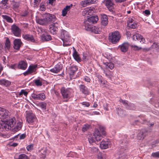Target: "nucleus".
<instances>
[{
    "label": "nucleus",
    "mask_w": 159,
    "mask_h": 159,
    "mask_svg": "<svg viewBox=\"0 0 159 159\" xmlns=\"http://www.w3.org/2000/svg\"><path fill=\"white\" fill-rule=\"evenodd\" d=\"M33 98L36 100H43L46 98V96L44 93H41L39 94L33 93L31 95Z\"/></svg>",
    "instance_id": "nucleus-15"
},
{
    "label": "nucleus",
    "mask_w": 159,
    "mask_h": 159,
    "mask_svg": "<svg viewBox=\"0 0 159 159\" xmlns=\"http://www.w3.org/2000/svg\"><path fill=\"white\" fill-rule=\"evenodd\" d=\"M81 104L83 105L84 106L86 107H89L90 105L89 102H83L81 103Z\"/></svg>",
    "instance_id": "nucleus-63"
},
{
    "label": "nucleus",
    "mask_w": 159,
    "mask_h": 159,
    "mask_svg": "<svg viewBox=\"0 0 159 159\" xmlns=\"http://www.w3.org/2000/svg\"><path fill=\"white\" fill-rule=\"evenodd\" d=\"M72 5L70 6H67L65 7L62 11V15L63 16H65L68 11L72 7Z\"/></svg>",
    "instance_id": "nucleus-35"
},
{
    "label": "nucleus",
    "mask_w": 159,
    "mask_h": 159,
    "mask_svg": "<svg viewBox=\"0 0 159 159\" xmlns=\"http://www.w3.org/2000/svg\"><path fill=\"white\" fill-rule=\"evenodd\" d=\"M131 47L135 51L139 50L142 49L141 47H139L135 45H132L131 46Z\"/></svg>",
    "instance_id": "nucleus-47"
},
{
    "label": "nucleus",
    "mask_w": 159,
    "mask_h": 159,
    "mask_svg": "<svg viewBox=\"0 0 159 159\" xmlns=\"http://www.w3.org/2000/svg\"><path fill=\"white\" fill-rule=\"evenodd\" d=\"M18 159H28V157L25 154H22L19 155Z\"/></svg>",
    "instance_id": "nucleus-50"
},
{
    "label": "nucleus",
    "mask_w": 159,
    "mask_h": 159,
    "mask_svg": "<svg viewBox=\"0 0 159 159\" xmlns=\"http://www.w3.org/2000/svg\"><path fill=\"white\" fill-rule=\"evenodd\" d=\"M41 39L43 41H47L51 40L52 38L50 35L47 33H43L41 35Z\"/></svg>",
    "instance_id": "nucleus-31"
},
{
    "label": "nucleus",
    "mask_w": 159,
    "mask_h": 159,
    "mask_svg": "<svg viewBox=\"0 0 159 159\" xmlns=\"http://www.w3.org/2000/svg\"><path fill=\"white\" fill-rule=\"evenodd\" d=\"M7 122L9 125H11V127L13 126L16 123L15 118L13 117V118L10 119L8 120Z\"/></svg>",
    "instance_id": "nucleus-37"
},
{
    "label": "nucleus",
    "mask_w": 159,
    "mask_h": 159,
    "mask_svg": "<svg viewBox=\"0 0 159 159\" xmlns=\"http://www.w3.org/2000/svg\"><path fill=\"white\" fill-rule=\"evenodd\" d=\"M105 5L107 8L111 12L113 11L114 4L112 0H105Z\"/></svg>",
    "instance_id": "nucleus-19"
},
{
    "label": "nucleus",
    "mask_w": 159,
    "mask_h": 159,
    "mask_svg": "<svg viewBox=\"0 0 159 159\" xmlns=\"http://www.w3.org/2000/svg\"><path fill=\"white\" fill-rule=\"evenodd\" d=\"M104 64L105 65L107 68H109L112 70L114 68V64L112 62H106Z\"/></svg>",
    "instance_id": "nucleus-38"
},
{
    "label": "nucleus",
    "mask_w": 159,
    "mask_h": 159,
    "mask_svg": "<svg viewBox=\"0 0 159 159\" xmlns=\"http://www.w3.org/2000/svg\"><path fill=\"white\" fill-rule=\"evenodd\" d=\"M99 129L101 131L102 135H105L106 134V133L105 131L104 128L102 126H100L99 127Z\"/></svg>",
    "instance_id": "nucleus-56"
},
{
    "label": "nucleus",
    "mask_w": 159,
    "mask_h": 159,
    "mask_svg": "<svg viewBox=\"0 0 159 159\" xmlns=\"http://www.w3.org/2000/svg\"><path fill=\"white\" fill-rule=\"evenodd\" d=\"M152 49L153 48L157 51H159V43H154L151 46Z\"/></svg>",
    "instance_id": "nucleus-40"
},
{
    "label": "nucleus",
    "mask_w": 159,
    "mask_h": 159,
    "mask_svg": "<svg viewBox=\"0 0 159 159\" xmlns=\"http://www.w3.org/2000/svg\"><path fill=\"white\" fill-rule=\"evenodd\" d=\"M89 142L90 143H93L95 141L93 137H89L88 138Z\"/></svg>",
    "instance_id": "nucleus-57"
},
{
    "label": "nucleus",
    "mask_w": 159,
    "mask_h": 159,
    "mask_svg": "<svg viewBox=\"0 0 159 159\" xmlns=\"http://www.w3.org/2000/svg\"><path fill=\"white\" fill-rule=\"evenodd\" d=\"M94 9L93 8H86L82 11V15L86 17H88L89 15H91L94 12Z\"/></svg>",
    "instance_id": "nucleus-14"
},
{
    "label": "nucleus",
    "mask_w": 159,
    "mask_h": 159,
    "mask_svg": "<svg viewBox=\"0 0 159 159\" xmlns=\"http://www.w3.org/2000/svg\"><path fill=\"white\" fill-rule=\"evenodd\" d=\"M23 94H24L25 96H26L28 94V93L24 90H22L19 93V95H21Z\"/></svg>",
    "instance_id": "nucleus-58"
},
{
    "label": "nucleus",
    "mask_w": 159,
    "mask_h": 159,
    "mask_svg": "<svg viewBox=\"0 0 159 159\" xmlns=\"http://www.w3.org/2000/svg\"><path fill=\"white\" fill-rule=\"evenodd\" d=\"M41 0H34V5L35 6H34V7H37L40 2Z\"/></svg>",
    "instance_id": "nucleus-60"
},
{
    "label": "nucleus",
    "mask_w": 159,
    "mask_h": 159,
    "mask_svg": "<svg viewBox=\"0 0 159 159\" xmlns=\"http://www.w3.org/2000/svg\"><path fill=\"white\" fill-rule=\"evenodd\" d=\"M2 16L4 19L7 22L9 23H12L13 20L10 17L6 15H2Z\"/></svg>",
    "instance_id": "nucleus-41"
},
{
    "label": "nucleus",
    "mask_w": 159,
    "mask_h": 159,
    "mask_svg": "<svg viewBox=\"0 0 159 159\" xmlns=\"http://www.w3.org/2000/svg\"><path fill=\"white\" fill-rule=\"evenodd\" d=\"M40 9L41 11H45V6L43 4L42 5L41 4L40 6Z\"/></svg>",
    "instance_id": "nucleus-62"
},
{
    "label": "nucleus",
    "mask_w": 159,
    "mask_h": 159,
    "mask_svg": "<svg viewBox=\"0 0 159 159\" xmlns=\"http://www.w3.org/2000/svg\"><path fill=\"white\" fill-rule=\"evenodd\" d=\"M8 0H2L0 2V4H3V5H4V6H5L7 4H8L7 2H8Z\"/></svg>",
    "instance_id": "nucleus-59"
},
{
    "label": "nucleus",
    "mask_w": 159,
    "mask_h": 159,
    "mask_svg": "<svg viewBox=\"0 0 159 159\" xmlns=\"http://www.w3.org/2000/svg\"><path fill=\"white\" fill-rule=\"evenodd\" d=\"M11 32L16 37H20L21 35L20 29L16 25H13L11 27Z\"/></svg>",
    "instance_id": "nucleus-5"
},
{
    "label": "nucleus",
    "mask_w": 159,
    "mask_h": 159,
    "mask_svg": "<svg viewBox=\"0 0 159 159\" xmlns=\"http://www.w3.org/2000/svg\"><path fill=\"white\" fill-rule=\"evenodd\" d=\"M98 81L100 83L101 85H103L105 84L104 82L102 80L103 78L101 76H98Z\"/></svg>",
    "instance_id": "nucleus-52"
},
{
    "label": "nucleus",
    "mask_w": 159,
    "mask_h": 159,
    "mask_svg": "<svg viewBox=\"0 0 159 159\" xmlns=\"http://www.w3.org/2000/svg\"><path fill=\"white\" fill-rule=\"evenodd\" d=\"M9 115L8 111L4 108H0V115L2 119H4L7 118Z\"/></svg>",
    "instance_id": "nucleus-18"
},
{
    "label": "nucleus",
    "mask_w": 159,
    "mask_h": 159,
    "mask_svg": "<svg viewBox=\"0 0 159 159\" xmlns=\"http://www.w3.org/2000/svg\"><path fill=\"white\" fill-rule=\"evenodd\" d=\"M102 29L100 27L97 26H93L91 31L95 34H99L101 31Z\"/></svg>",
    "instance_id": "nucleus-34"
},
{
    "label": "nucleus",
    "mask_w": 159,
    "mask_h": 159,
    "mask_svg": "<svg viewBox=\"0 0 159 159\" xmlns=\"http://www.w3.org/2000/svg\"><path fill=\"white\" fill-rule=\"evenodd\" d=\"M37 67V65H31L29 66L27 70L23 73L25 76H26L35 72Z\"/></svg>",
    "instance_id": "nucleus-6"
},
{
    "label": "nucleus",
    "mask_w": 159,
    "mask_h": 159,
    "mask_svg": "<svg viewBox=\"0 0 159 159\" xmlns=\"http://www.w3.org/2000/svg\"><path fill=\"white\" fill-rule=\"evenodd\" d=\"M11 84V82L5 79L0 80V85L7 87L9 86Z\"/></svg>",
    "instance_id": "nucleus-33"
},
{
    "label": "nucleus",
    "mask_w": 159,
    "mask_h": 159,
    "mask_svg": "<svg viewBox=\"0 0 159 159\" xmlns=\"http://www.w3.org/2000/svg\"><path fill=\"white\" fill-rule=\"evenodd\" d=\"M98 159H105L104 154L100 153L98 154Z\"/></svg>",
    "instance_id": "nucleus-53"
},
{
    "label": "nucleus",
    "mask_w": 159,
    "mask_h": 159,
    "mask_svg": "<svg viewBox=\"0 0 159 159\" xmlns=\"http://www.w3.org/2000/svg\"><path fill=\"white\" fill-rule=\"evenodd\" d=\"M93 136L95 140L98 141H100L102 138V136L100 134L99 130L97 129H95L93 133Z\"/></svg>",
    "instance_id": "nucleus-23"
},
{
    "label": "nucleus",
    "mask_w": 159,
    "mask_h": 159,
    "mask_svg": "<svg viewBox=\"0 0 159 159\" xmlns=\"http://www.w3.org/2000/svg\"><path fill=\"white\" fill-rule=\"evenodd\" d=\"M5 44V48H7V49H9L10 48L11 44L10 40L8 38H6Z\"/></svg>",
    "instance_id": "nucleus-39"
},
{
    "label": "nucleus",
    "mask_w": 159,
    "mask_h": 159,
    "mask_svg": "<svg viewBox=\"0 0 159 159\" xmlns=\"http://www.w3.org/2000/svg\"><path fill=\"white\" fill-rule=\"evenodd\" d=\"M90 126L89 125L86 124L84 125L82 128V131L83 132H85L86 131L88 130L89 129Z\"/></svg>",
    "instance_id": "nucleus-45"
},
{
    "label": "nucleus",
    "mask_w": 159,
    "mask_h": 159,
    "mask_svg": "<svg viewBox=\"0 0 159 159\" xmlns=\"http://www.w3.org/2000/svg\"><path fill=\"white\" fill-rule=\"evenodd\" d=\"M23 38L25 40L30 41L32 42H34L35 40L33 35L29 34H26L22 35Z\"/></svg>",
    "instance_id": "nucleus-30"
},
{
    "label": "nucleus",
    "mask_w": 159,
    "mask_h": 159,
    "mask_svg": "<svg viewBox=\"0 0 159 159\" xmlns=\"http://www.w3.org/2000/svg\"><path fill=\"white\" fill-rule=\"evenodd\" d=\"M39 106L43 110H45L46 109V103L44 102H42L39 103Z\"/></svg>",
    "instance_id": "nucleus-44"
},
{
    "label": "nucleus",
    "mask_w": 159,
    "mask_h": 159,
    "mask_svg": "<svg viewBox=\"0 0 159 159\" xmlns=\"http://www.w3.org/2000/svg\"><path fill=\"white\" fill-rule=\"evenodd\" d=\"M151 156L155 158L159 157V151L157 152H153L151 155Z\"/></svg>",
    "instance_id": "nucleus-51"
},
{
    "label": "nucleus",
    "mask_w": 159,
    "mask_h": 159,
    "mask_svg": "<svg viewBox=\"0 0 159 159\" xmlns=\"http://www.w3.org/2000/svg\"><path fill=\"white\" fill-rule=\"evenodd\" d=\"M86 20L84 21V25L85 26V29L86 30L91 31L93 26L92 24H90L89 22H88V24H86Z\"/></svg>",
    "instance_id": "nucleus-36"
},
{
    "label": "nucleus",
    "mask_w": 159,
    "mask_h": 159,
    "mask_svg": "<svg viewBox=\"0 0 159 159\" xmlns=\"http://www.w3.org/2000/svg\"><path fill=\"white\" fill-rule=\"evenodd\" d=\"M45 18L48 24L55 21L56 19V16L54 15L48 13L47 14Z\"/></svg>",
    "instance_id": "nucleus-17"
},
{
    "label": "nucleus",
    "mask_w": 159,
    "mask_h": 159,
    "mask_svg": "<svg viewBox=\"0 0 159 159\" xmlns=\"http://www.w3.org/2000/svg\"><path fill=\"white\" fill-rule=\"evenodd\" d=\"M127 108L129 109L132 110H134L135 109V105L132 103H129V104Z\"/></svg>",
    "instance_id": "nucleus-46"
},
{
    "label": "nucleus",
    "mask_w": 159,
    "mask_h": 159,
    "mask_svg": "<svg viewBox=\"0 0 159 159\" xmlns=\"http://www.w3.org/2000/svg\"><path fill=\"white\" fill-rule=\"evenodd\" d=\"M58 25L57 23H54L49 26V29L50 33L53 34H56L57 32Z\"/></svg>",
    "instance_id": "nucleus-10"
},
{
    "label": "nucleus",
    "mask_w": 159,
    "mask_h": 159,
    "mask_svg": "<svg viewBox=\"0 0 159 159\" xmlns=\"http://www.w3.org/2000/svg\"><path fill=\"white\" fill-rule=\"evenodd\" d=\"M78 70L77 66L74 65L70 66L69 68V75H73Z\"/></svg>",
    "instance_id": "nucleus-26"
},
{
    "label": "nucleus",
    "mask_w": 159,
    "mask_h": 159,
    "mask_svg": "<svg viewBox=\"0 0 159 159\" xmlns=\"http://www.w3.org/2000/svg\"><path fill=\"white\" fill-rule=\"evenodd\" d=\"M36 22L42 25H47L48 23L45 17L43 18H37L36 19Z\"/></svg>",
    "instance_id": "nucleus-29"
},
{
    "label": "nucleus",
    "mask_w": 159,
    "mask_h": 159,
    "mask_svg": "<svg viewBox=\"0 0 159 159\" xmlns=\"http://www.w3.org/2000/svg\"><path fill=\"white\" fill-rule=\"evenodd\" d=\"M120 102L122 103L127 108L129 104L128 103L127 101L120 99Z\"/></svg>",
    "instance_id": "nucleus-49"
},
{
    "label": "nucleus",
    "mask_w": 159,
    "mask_h": 159,
    "mask_svg": "<svg viewBox=\"0 0 159 159\" xmlns=\"http://www.w3.org/2000/svg\"><path fill=\"white\" fill-rule=\"evenodd\" d=\"M62 66L61 64L58 63L53 68L51 69L50 71L52 73H57L62 69Z\"/></svg>",
    "instance_id": "nucleus-22"
},
{
    "label": "nucleus",
    "mask_w": 159,
    "mask_h": 159,
    "mask_svg": "<svg viewBox=\"0 0 159 159\" xmlns=\"http://www.w3.org/2000/svg\"><path fill=\"white\" fill-rule=\"evenodd\" d=\"M61 38L63 42H68L70 40V37L68 32L64 30H62L61 33Z\"/></svg>",
    "instance_id": "nucleus-4"
},
{
    "label": "nucleus",
    "mask_w": 159,
    "mask_h": 159,
    "mask_svg": "<svg viewBox=\"0 0 159 159\" xmlns=\"http://www.w3.org/2000/svg\"><path fill=\"white\" fill-rule=\"evenodd\" d=\"M117 111L118 114L120 116H123L125 115V111L123 110L121 108L118 109Z\"/></svg>",
    "instance_id": "nucleus-43"
},
{
    "label": "nucleus",
    "mask_w": 159,
    "mask_h": 159,
    "mask_svg": "<svg viewBox=\"0 0 159 159\" xmlns=\"http://www.w3.org/2000/svg\"><path fill=\"white\" fill-rule=\"evenodd\" d=\"M61 93L63 99H69L71 96V92L69 89L63 87L61 89Z\"/></svg>",
    "instance_id": "nucleus-3"
},
{
    "label": "nucleus",
    "mask_w": 159,
    "mask_h": 159,
    "mask_svg": "<svg viewBox=\"0 0 159 159\" xmlns=\"http://www.w3.org/2000/svg\"><path fill=\"white\" fill-rule=\"evenodd\" d=\"M121 38L120 34L119 32L117 30L113 31L109 34V40L113 44H115L118 43Z\"/></svg>",
    "instance_id": "nucleus-1"
},
{
    "label": "nucleus",
    "mask_w": 159,
    "mask_h": 159,
    "mask_svg": "<svg viewBox=\"0 0 159 159\" xmlns=\"http://www.w3.org/2000/svg\"><path fill=\"white\" fill-rule=\"evenodd\" d=\"M21 1H16L13 0L11 3L12 8L14 10L17 9L20 6Z\"/></svg>",
    "instance_id": "nucleus-27"
},
{
    "label": "nucleus",
    "mask_w": 159,
    "mask_h": 159,
    "mask_svg": "<svg viewBox=\"0 0 159 159\" xmlns=\"http://www.w3.org/2000/svg\"><path fill=\"white\" fill-rule=\"evenodd\" d=\"M147 133V131L146 130H141L137 134V139L139 140L143 139L146 135Z\"/></svg>",
    "instance_id": "nucleus-28"
},
{
    "label": "nucleus",
    "mask_w": 159,
    "mask_h": 159,
    "mask_svg": "<svg viewBox=\"0 0 159 159\" xmlns=\"http://www.w3.org/2000/svg\"><path fill=\"white\" fill-rule=\"evenodd\" d=\"M101 23L104 26L107 25L108 23V18L106 15H103L102 16Z\"/></svg>",
    "instance_id": "nucleus-32"
},
{
    "label": "nucleus",
    "mask_w": 159,
    "mask_h": 159,
    "mask_svg": "<svg viewBox=\"0 0 159 159\" xmlns=\"http://www.w3.org/2000/svg\"><path fill=\"white\" fill-rule=\"evenodd\" d=\"M137 23L131 18H129L127 21V26L130 28L135 29L137 27Z\"/></svg>",
    "instance_id": "nucleus-11"
},
{
    "label": "nucleus",
    "mask_w": 159,
    "mask_h": 159,
    "mask_svg": "<svg viewBox=\"0 0 159 159\" xmlns=\"http://www.w3.org/2000/svg\"><path fill=\"white\" fill-rule=\"evenodd\" d=\"M23 123L19 122H18L15 127V129L16 131L19 130L21 129Z\"/></svg>",
    "instance_id": "nucleus-42"
},
{
    "label": "nucleus",
    "mask_w": 159,
    "mask_h": 159,
    "mask_svg": "<svg viewBox=\"0 0 159 159\" xmlns=\"http://www.w3.org/2000/svg\"><path fill=\"white\" fill-rule=\"evenodd\" d=\"M98 20V16H92L88 18L86 20V24L89 22L90 24H92L96 23Z\"/></svg>",
    "instance_id": "nucleus-21"
},
{
    "label": "nucleus",
    "mask_w": 159,
    "mask_h": 159,
    "mask_svg": "<svg viewBox=\"0 0 159 159\" xmlns=\"http://www.w3.org/2000/svg\"><path fill=\"white\" fill-rule=\"evenodd\" d=\"M98 0H85L81 2V4L83 7H85L92 4H95L98 3Z\"/></svg>",
    "instance_id": "nucleus-9"
},
{
    "label": "nucleus",
    "mask_w": 159,
    "mask_h": 159,
    "mask_svg": "<svg viewBox=\"0 0 159 159\" xmlns=\"http://www.w3.org/2000/svg\"><path fill=\"white\" fill-rule=\"evenodd\" d=\"M17 137H19V138L20 139H24L25 137V134H22L21 135L18 134L17 135Z\"/></svg>",
    "instance_id": "nucleus-61"
},
{
    "label": "nucleus",
    "mask_w": 159,
    "mask_h": 159,
    "mask_svg": "<svg viewBox=\"0 0 159 159\" xmlns=\"http://www.w3.org/2000/svg\"><path fill=\"white\" fill-rule=\"evenodd\" d=\"M132 39L134 41H139L140 42L142 43H144L145 42L144 39L139 34L137 33L134 34L132 36Z\"/></svg>",
    "instance_id": "nucleus-12"
},
{
    "label": "nucleus",
    "mask_w": 159,
    "mask_h": 159,
    "mask_svg": "<svg viewBox=\"0 0 159 159\" xmlns=\"http://www.w3.org/2000/svg\"><path fill=\"white\" fill-rule=\"evenodd\" d=\"M73 56L74 59L78 62H80L81 60L79 54L74 47H73Z\"/></svg>",
    "instance_id": "nucleus-24"
},
{
    "label": "nucleus",
    "mask_w": 159,
    "mask_h": 159,
    "mask_svg": "<svg viewBox=\"0 0 159 159\" xmlns=\"http://www.w3.org/2000/svg\"><path fill=\"white\" fill-rule=\"evenodd\" d=\"M129 46V43L128 42H125L119 46L118 48L122 52H125L128 51Z\"/></svg>",
    "instance_id": "nucleus-8"
},
{
    "label": "nucleus",
    "mask_w": 159,
    "mask_h": 159,
    "mask_svg": "<svg viewBox=\"0 0 159 159\" xmlns=\"http://www.w3.org/2000/svg\"><path fill=\"white\" fill-rule=\"evenodd\" d=\"M90 151L92 153L96 152L98 151V149L96 147H93L91 148Z\"/></svg>",
    "instance_id": "nucleus-55"
},
{
    "label": "nucleus",
    "mask_w": 159,
    "mask_h": 159,
    "mask_svg": "<svg viewBox=\"0 0 159 159\" xmlns=\"http://www.w3.org/2000/svg\"><path fill=\"white\" fill-rule=\"evenodd\" d=\"M33 148V145L32 144H30L27 146L26 147V149L28 151H30L32 150Z\"/></svg>",
    "instance_id": "nucleus-54"
},
{
    "label": "nucleus",
    "mask_w": 159,
    "mask_h": 159,
    "mask_svg": "<svg viewBox=\"0 0 159 159\" xmlns=\"http://www.w3.org/2000/svg\"><path fill=\"white\" fill-rule=\"evenodd\" d=\"M34 83L37 86H41L42 84V82L39 80H35Z\"/></svg>",
    "instance_id": "nucleus-48"
},
{
    "label": "nucleus",
    "mask_w": 159,
    "mask_h": 159,
    "mask_svg": "<svg viewBox=\"0 0 159 159\" xmlns=\"http://www.w3.org/2000/svg\"><path fill=\"white\" fill-rule=\"evenodd\" d=\"M26 121L30 125H33V127H37L36 124L38 120L35 115L31 111H29L26 113Z\"/></svg>",
    "instance_id": "nucleus-2"
},
{
    "label": "nucleus",
    "mask_w": 159,
    "mask_h": 159,
    "mask_svg": "<svg viewBox=\"0 0 159 159\" xmlns=\"http://www.w3.org/2000/svg\"><path fill=\"white\" fill-rule=\"evenodd\" d=\"M10 146L13 147H16L18 145V143H11L9 144Z\"/></svg>",
    "instance_id": "nucleus-64"
},
{
    "label": "nucleus",
    "mask_w": 159,
    "mask_h": 159,
    "mask_svg": "<svg viewBox=\"0 0 159 159\" xmlns=\"http://www.w3.org/2000/svg\"><path fill=\"white\" fill-rule=\"evenodd\" d=\"M80 90L82 93L85 95H89V91L88 88L84 85L81 84L79 86Z\"/></svg>",
    "instance_id": "nucleus-20"
},
{
    "label": "nucleus",
    "mask_w": 159,
    "mask_h": 159,
    "mask_svg": "<svg viewBox=\"0 0 159 159\" xmlns=\"http://www.w3.org/2000/svg\"><path fill=\"white\" fill-rule=\"evenodd\" d=\"M111 145V141L108 139H103L101 143L100 147L102 149H105L109 148Z\"/></svg>",
    "instance_id": "nucleus-7"
},
{
    "label": "nucleus",
    "mask_w": 159,
    "mask_h": 159,
    "mask_svg": "<svg viewBox=\"0 0 159 159\" xmlns=\"http://www.w3.org/2000/svg\"><path fill=\"white\" fill-rule=\"evenodd\" d=\"M27 64L25 61H22L19 62L17 68L22 70H25L27 67Z\"/></svg>",
    "instance_id": "nucleus-25"
},
{
    "label": "nucleus",
    "mask_w": 159,
    "mask_h": 159,
    "mask_svg": "<svg viewBox=\"0 0 159 159\" xmlns=\"http://www.w3.org/2000/svg\"><path fill=\"white\" fill-rule=\"evenodd\" d=\"M0 128L2 129V131H7L11 129V125L7 122L5 123L3 121L0 122Z\"/></svg>",
    "instance_id": "nucleus-13"
},
{
    "label": "nucleus",
    "mask_w": 159,
    "mask_h": 159,
    "mask_svg": "<svg viewBox=\"0 0 159 159\" xmlns=\"http://www.w3.org/2000/svg\"><path fill=\"white\" fill-rule=\"evenodd\" d=\"M22 44V43L20 39H15L14 41V49L17 50H19Z\"/></svg>",
    "instance_id": "nucleus-16"
}]
</instances>
